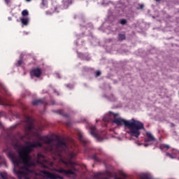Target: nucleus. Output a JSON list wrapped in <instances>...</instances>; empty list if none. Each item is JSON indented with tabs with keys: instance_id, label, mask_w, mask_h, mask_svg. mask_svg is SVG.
Wrapping results in <instances>:
<instances>
[{
	"instance_id": "obj_2",
	"label": "nucleus",
	"mask_w": 179,
	"mask_h": 179,
	"mask_svg": "<svg viewBox=\"0 0 179 179\" xmlns=\"http://www.w3.org/2000/svg\"><path fill=\"white\" fill-rule=\"evenodd\" d=\"M110 114H112L114 117L113 122L116 124L117 127H122V125H124V128L129 130L131 136L139 138V136H141V130L145 129V125L142 122L136 120L134 118H132L130 120H126L120 117H117L120 115L118 113L110 112Z\"/></svg>"
},
{
	"instance_id": "obj_38",
	"label": "nucleus",
	"mask_w": 179,
	"mask_h": 179,
	"mask_svg": "<svg viewBox=\"0 0 179 179\" xmlns=\"http://www.w3.org/2000/svg\"><path fill=\"white\" fill-rule=\"evenodd\" d=\"M172 127H174V124H172Z\"/></svg>"
},
{
	"instance_id": "obj_40",
	"label": "nucleus",
	"mask_w": 179,
	"mask_h": 179,
	"mask_svg": "<svg viewBox=\"0 0 179 179\" xmlns=\"http://www.w3.org/2000/svg\"><path fill=\"white\" fill-rule=\"evenodd\" d=\"M52 106H54V103H52Z\"/></svg>"
},
{
	"instance_id": "obj_27",
	"label": "nucleus",
	"mask_w": 179,
	"mask_h": 179,
	"mask_svg": "<svg viewBox=\"0 0 179 179\" xmlns=\"http://www.w3.org/2000/svg\"><path fill=\"white\" fill-rule=\"evenodd\" d=\"M22 64H23V61L18 60L17 63V66H20V65H22Z\"/></svg>"
},
{
	"instance_id": "obj_4",
	"label": "nucleus",
	"mask_w": 179,
	"mask_h": 179,
	"mask_svg": "<svg viewBox=\"0 0 179 179\" xmlns=\"http://www.w3.org/2000/svg\"><path fill=\"white\" fill-rule=\"evenodd\" d=\"M27 125L25 127V129L27 132H30L34 129V122H33V119L30 117H27L26 119Z\"/></svg>"
},
{
	"instance_id": "obj_33",
	"label": "nucleus",
	"mask_w": 179,
	"mask_h": 179,
	"mask_svg": "<svg viewBox=\"0 0 179 179\" xmlns=\"http://www.w3.org/2000/svg\"><path fill=\"white\" fill-rule=\"evenodd\" d=\"M121 176H123V177H125V173H120Z\"/></svg>"
},
{
	"instance_id": "obj_13",
	"label": "nucleus",
	"mask_w": 179,
	"mask_h": 179,
	"mask_svg": "<svg viewBox=\"0 0 179 179\" xmlns=\"http://www.w3.org/2000/svg\"><path fill=\"white\" fill-rule=\"evenodd\" d=\"M33 106H38V104H47L45 99H36L32 101Z\"/></svg>"
},
{
	"instance_id": "obj_8",
	"label": "nucleus",
	"mask_w": 179,
	"mask_h": 179,
	"mask_svg": "<svg viewBox=\"0 0 179 179\" xmlns=\"http://www.w3.org/2000/svg\"><path fill=\"white\" fill-rule=\"evenodd\" d=\"M39 141H42L43 143H45L46 145H52V142H54V139L45 136H39Z\"/></svg>"
},
{
	"instance_id": "obj_32",
	"label": "nucleus",
	"mask_w": 179,
	"mask_h": 179,
	"mask_svg": "<svg viewBox=\"0 0 179 179\" xmlns=\"http://www.w3.org/2000/svg\"><path fill=\"white\" fill-rule=\"evenodd\" d=\"M53 149H54V147H52V145H51L50 150H52Z\"/></svg>"
},
{
	"instance_id": "obj_7",
	"label": "nucleus",
	"mask_w": 179,
	"mask_h": 179,
	"mask_svg": "<svg viewBox=\"0 0 179 179\" xmlns=\"http://www.w3.org/2000/svg\"><path fill=\"white\" fill-rule=\"evenodd\" d=\"M144 141L145 142H155L156 138H155V136L151 132L147 131Z\"/></svg>"
},
{
	"instance_id": "obj_19",
	"label": "nucleus",
	"mask_w": 179,
	"mask_h": 179,
	"mask_svg": "<svg viewBox=\"0 0 179 179\" xmlns=\"http://www.w3.org/2000/svg\"><path fill=\"white\" fill-rule=\"evenodd\" d=\"M125 38H126L125 34H118L119 41H122L125 40Z\"/></svg>"
},
{
	"instance_id": "obj_9",
	"label": "nucleus",
	"mask_w": 179,
	"mask_h": 179,
	"mask_svg": "<svg viewBox=\"0 0 179 179\" xmlns=\"http://www.w3.org/2000/svg\"><path fill=\"white\" fill-rule=\"evenodd\" d=\"M31 76H34L35 78H40L41 76L42 71L40 68H36L31 71Z\"/></svg>"
},
{
	"instance_id": "obj_41",
	"label": "nucleus",
	"mask_w": 179,
	"mask_h": 179,
	"mask_svg": "<svg viewBox=\"0 0 179 179\" xmlns=\"http://www.w3.org/2000/svg\"><path fill=\"white\" fill-rule=\"evenodd\" d=\"M1 162H0V166H1Z\"/></svg>"
},
{
	"instance_id": "obj_1",
	"label": "nucleus",
	"mask_w": 179,
	"mask_h": 179,
	"mask_svg": "<svg viewBox=\"0 0 179 179\" xmlns=\"http://www.w3.org/2000/svg\"><path fill=\"white\" fill-rule=\"evenodd\" d=\"M34 148H43V143L41 142H34V143H28L27 145H24L17 150V155L14 152H9L7 154L8 157L13 162L15 169L14 173L17 174V176L19 179L24 178L27 176L28 172L24 171L23 169L17 170L16 168L19 167L20 164H29L31 163V157L30 153L33 152Z\"/></svg>"
},
{
	"instance_id": "obj_23",
	"label": "nucleus",
	"mask_w": 179,
	"mask_h": 179,
	"mask_svg": "<svg viewBox=\"0 0 179 179\" xmlns=\"http://www.w3.org/2000/svg\"><path fill=\"white\" fill-rule=\"evenodd\" d=\"M22 16H29V10H24L22 12Z\"/></svg>"
},
{
	"instance_id": "obj_42",
	"label": "nucleus",
	"mask_w": 179,
	"mask_h": 179,
	"mask_svg": "<svg viewBox=\"0 0 179 179\" xmlns=\"http://www.w3.org/2000/svg\"><path fill=\"white\" fill-rule=\"evenodd\" d=\"M139 145H142V143H141V144H139Z\"/></svg>"
},
{
	"instance_id": "obj_12",
	"label": "nucleus",
	"mask_w": 179,
	"mask_h": 179,
	"mask_svg": "<svg viewBox=\"0 0 179 179\" xmlns=\"http://www.w3.org/2000/svg\"><path fill=\"white\" fill-rule=\"evenodd\" d=\"M90 133L92 135V136H94V138H96V139H99V134H97V132L96 131V127L94 126H91L90 127Z\"/></svg>"
},
{
	"instance_id": "obj_17",
	"label": "nucleus",
	"mask_w": 179,
	"mask_h": 179,
	"mask_svg": "<svg viewBox=\"0 0 179 179\" xmlns=\"http://www.w3.org/2000/svg\"><path fill=\"white\" fill-rule=\"evenodd\" d=\"M159 149H161V150H163L164 149H166V150H169V149H170V145L167 144H161L159 145Z\"/></svg>"
},
{
	"instance_id": "obj_15",
	"label": "nucleus",
	"mask_w": 179,
	"mask_h": 179,
	"mask_svg": "<svg viewBox=\"0 0 179 179\" xmlns=\"http://www.w3.org/2000/svg\"><path fill=\"white\" fill-rule=\"evenodd\" d=\"M20 20L24 26H27V24H29V18L22 17V18H20Z\"/></svg>"
},
{
	"instance_id": "obj_26",
	"label": "nucleus",
	"mask_w": 179,
	"mask_h": 179,
	"mask_svg": "<svg viewBox=\"0 0 179 179\" xmlns=\"http://www.w3.org/2000/svg\"><path fill=\"white\" fill-rule=\"evenodd\" d=\"M141 179H152V178H150V176H149L148 175H143L141 177Z\"/></svg>"
},
{
	"instance_id": "obj_24",
	"label": "nucleus",
	"mask_w": 179,
	"mask_h": 179,
	"mask_svg": "<svg viewBox=\"0 0 179 179\" xmlns=\"http://www.w3.org/2000/svg\"><path fill=\"white\" fill-rule=\"evenodd\" d=\"M4 1L6 2V4L8 6H10L12 5V0H4Z\"/></svg>"
},
{
	"instance_id": "obj_14",
	"label": "nucleus",
	"mask_w": 179,
	"mask_h": 179,
	"mask_svg": "<svg viewBox=\"0 0 179 179\" xmlns=\"http://www.w3.org/2000/svg\"><path fill=\"white\" fill-rule=\"evenodd\" d=\"M78 138L79 141H80V142L83 143V145H84V146H86L87 141H86V139H85V138H83V134H82V133H80L78 134Z\"/></svg>"
},
{
	"instance_id": "obj_20",
	"label": "nucleus",
	"mask_w": 179,
	"mask_h": 179,
	"mask_svg": "<svg viewBox=\"0 0 179 179\" xmlns=\"http://www.w3.org/2000/svg\"><path fill=\"white\" fill-rule=\"evenodd\" d=\"M41 5L43 8H47L48 6V1L47 0H42L41 1Z\"/></svg>"
},
{
	"instance_id": "obj_34",
	"label": "nucleus",
	"mask_w": 179,
	"mask_h": 179,
	"mask_svg": "<svg viewBox=\"0 0 179 179\" xmlns=\"http://www.w3.org/2000/svg\"><path fill=\"white\" fill-rule=\"evenodd\" d=\"M46 14L47 15H51V13H48V11H46Z\"/></svg>"
},
{
	"instance_id": "obj_37",
	"label": "nucleus",
	"mask_w": 179,
	"mask_h": 179,
	"mask_svg": "<svg viewBox=\"0 0 179 179\" xmlns=\"http://www.w3.org/2000/svg\"><path fill=\"white\" fill-rule=\"evenodd\" d=\"M64 164H68V163H66V162H64Z\"/></svg>"
},
{
	"instance_id": "obj_3",
	"label": "nucleus",
	"mask_w": 179,
	"mask_h": 179,
	"mask_svg": "<svg viewBox=\"0 0 179 179\" xmlns=\"http://www.w3.org/2000/svg\"><path fill=\"white\" fill-rule=\"evenodd\" d=\"M55 148L57 152L63 155H68L70 159H73V157H76V154L74 152L68 151V145H66V143L62 140H59L57 141Z\"/></svg>"
},
{
	"instance_id": "obj_11",
	"label": "nucleus",
	"mask_w": 179,
	"mask_h": 179,
	"mask_svg": "<svg viewBox=\"0 0 179 179\" xmlns=\"http://www.w3.org/2000/svg\"><path fill=\"white\" fill-rule=\"evenodd\" d=\"M73 0H62V9H68L70 5H72Z\"/></svg>"
},
{
	"instance_id": "obj_21",
	"label": "nucleus",
	"mask_w": 179,
	"mask_h": 179,
	"mask_svg": "<svg viewBox=\"0 0 179 179\" xmlns=\"http://www.w3.org/2000/svg\"><path fill=\"white\" fill-rule=\"evenodd\" d=\"M0 176L2 179H6V177L8 176V173H6V172H1Z\"/></svg>"
},
{
	"instance_id": "obj_10",
	"label": "nucleus",
	"mask_w": 179,
	"mask_h": 179,
	"mask_svg": "<svg viewBox=\"0 0 179 179\" xmlns=\"http://www.w3.org/2000/svg\"><path fill=\"white\" fill-rule=\"evenodd\" d=\"M55 171L57 173H59L60 174H67V175H71L73 176L75 175V172H73L72 170L69 169V170H65V169H55Z\"/></svg>"
},
{
	"instance_id": "obj_18",
	"label": "nucleus",
	"mask_w": 179,
	"mask_h": 179,
	"mask_svg": "<svg viewBox=\"0 0 179 179\" xmlns=\"http://www.w3.org/2000/svg\"><path fill=\"white\" fill-rule=\"evenodd\" d=\"M6 104V99L0 95V105L5 106Z\"/></svg>"
},
{
	"instance_id": "obj_16",
	"label": "nucleus",
	"mask_w": 179,
	"mask_h": 179,
	"mask_svg": "<svg viewBox=\"0 0 179 179\" xmlns=\"http://www.w3.org/2000/svg\"><path fill=\"white\" fill-rule=\"evenodd\" d=\"M53 113L62 115V117H68V115L64 113V110H54Z\"/></svg>"
},
{
	"instance_id": "obj_36",
	"label": "nucleus",
	"mask_w": 179,
	"mask_h": 179,
	"mask_svg": "<svg viewBox=\"0 0 179 179\" xmlns=\"http://www.w3.org/2000/svg\"><path fill=\"white\" fill-rule=\"evenodd\" d=\"M27 2H31V0H26Z\"/></svg>"
},
{
	"instance_id": "obj_5",
	"label": "nucleus",
	"mask_w": 179,
	"mask_h": 179,
	"mask_svg": "<svg viewBox=\"0 0 179 179\" xmlns=\"http://www.w3.org/2000/svg\"><path fill=\"white\" fill-rule=\"evenodd\" d=\"M36 162L38 164H41L43 169H48V166H47V165L44 164L43 163L44 162H45V157L43 155L38 154Z\"/></svg>"
},
{
	"instance_id": "obj_29",
	"label": "nucleus",
	"mask_w": 179,
	"mask_h": 179,
	"mask_svg": "<svg viewBox=\"0 0 179 179\" xmlns=\"http://www.w3.org/2000/svg\"><path fill=\"white\" fill-rule=\"evenodd\" d=\"M138 6L139 7H138L137 9H143V8H144L143 4H139Z\"/></svg>"
},
{
	"instance_id": "obj_31",
	"label": "nucleus",
	"mask_w": 179,
	"mask_h": 179,
	"mask_svg": "<svg viewBox=\"0 0 179 179\" xmlns=\"http://www.w3.org/2000/svg\"><path fill=\"white\" fill-rule=\"evenodd\" d=\"M143 145H144V146H145V148H148V146H149V144L145 143V144H143Z\"/></svg>"
},
{
	"instance_id": "obj_28",
	"label": "nucleus",
	"mask_w": 179,
	"mask_h": 179,
	"mask_svg": "<svg viewBox=\"0 0 179 179\" xmlns=\"http://www.w3.org/2000/svg\"><path fill=\"white\" fill-rule=\"evenodd\" d=\"M100 75H101V71H98L96 72V77L100 76Z\"/></svg>"
},
{
	"instance_id": "obj_35",
	"label": "nucleus",
	"mask_w": 179,
	"mask_h": 179,
	"mask_svg": "<svg viewBox=\"0 0 179 179\" xmlns=\"http://www.w3.org/2000/svg\"><path fill=\"white\" fill-rule=\"evenodd\" d=\"M2 115V112L0 113V117ZM0 126H1V122H0Z\"/></svg>"
},
{
	"instance_id": "obj_6",
	"label": "nucleus",
	"mask_w": 179,
	"mask_h": 179,
	"mask_svg": "<svg viewBox=\"0 0 179 179\" xmlns=\"http://www.w3.org/2000/svg\"><path fill=\"white\" fill-rule=\"evenodd\" d=\"M42 173L43 174H44V176L47 177V178L49 179H62V177L61 176L55 175L47 171H43Z\"/></svg>"
},
{
	"instance_id": "obj_22",
	"label": "nucleus",
	"mask_w": 179,
	"mask_h": 179,
	"mask_svg": "<svg viewBox=\"0 0 179 179\" xmlns=\"http://www.w3.org/2000/svg\"><path fill=\"white\" fill-rule=\"evenodd\" d=\"M119 23H120V24H127V23H128V21L126 19H122L120 20Z\"/></svg>"
},
{
	"instance_id": "obj_25",
	"label": "nucleus",
	"mask_w": 179,
	"mask_h": 179,
	"mask_svg": "<svg viewBox=\"0 0 179 179\" xmlns=\"http://www.w3.org/2000/svg\"><path fill=\"white\" fill-rule=\"evenodd\" d=\"M93 159H94V160H95L96 162H101V159H100V158H99V157H97V155H94V156H93Z\"/></svg>"
},
{
	"instance_id": "obj_39",
	"label": "nucleus",
	"mask_w": 179,
	"mask_h": 179,
	"mask_svg": "<svg viewBox=\"0 0 179 179\" xmlns=\"http://www.w3.org/2000/svg\"><path fill=\"white\" fill-rule=\"evenodd\" d=\"M55 93H57V91H56V90H55Z\"/></svg>"
},
{
	"instance_id": "obj_30",
	"label": "nucleus",
	"mask_w": 179,
	"mask_h": 179,
	"mask_svg": "<svg viewBox=\"0 0 179 179\" xmlns=\"http://www.w3.org/2000/svg\"><path fill=\"white\" fill-rule=\"evenodd\" d=\"M66 125H67V127H71V123L67 122V123H66Z\"/></svg>"
}]
</instances>
